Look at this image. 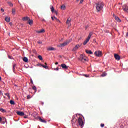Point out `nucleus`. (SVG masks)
<instances>
[{
    "label": "nucleus",
    "mask_w": 128,
    "mask_h": 128,
    "mask_svg": "<svg viewBox=\"0 0 128 128\" xmlns=\"http://www.w3.org/2000/svg\"><path fill=\"white\" fill-rule=\"evenodd\" d=\"M106 76V74L104 73L102 74V76Z\"/></svg>",
    "instance_id": "obj_37"
},
{
    "label": "nucleus",
    "mask_w": 128,
    "mask_h": 128,
    "mask_svg": "<svg viewBox=\"0 0 128 128\" xmlns=\"http://www.w3.org/2000/svg\"><path fill=\"white\" fill-rule=\"evenodd\" d=\"M42 22H44V19H43V20H42Z\"/></svg>",
    "instance_id": "obj_57"
},
{
    "label": "nucleus",
    "mask_w": 128,
    "mask_h": 128,
    "mask_svg": "<svg viewBox=\"0 0 128 128\" xmlns=\"http://www.w3.org/2000/svg\"><path fill=\"white\" fill-rule=\"evenodd\" d=\"M0 80H2V77L0 76Z\"/></svg>",
    "instance_id": "obj_56"
},
{
    "label": "nucleus",
    "mask_w": 128,
    "mask_h": 128,
    "mask_svg": "<svg viewBox=\"0 0 128 128\" xmlns=\"http://www.w3.org/2000/svg\"><path fill=\"white\" fill-rule=\"evenodd\" d=\"M126 123L128 124V118L126 120Z\"/></svg>",
    "instance_id": "obj_44"
},
{
    "label": "nucleus",
    "mask_w": 128,
    "mask_h": 128,
    "mask_svg": "<svg viewBox=\"0 0 128 128\" xmlns=\"http://www.w3.org/2000/svg\"><path fill=\"white\" fill-rule=\"evenodd\" d=\"M24 62H28V58L26 57H24L22 58Z\"/></svg>",
    "instance_id": "obj_18"
},
{
    "label": "nucleus",
    "mask_w": 128,
    "mask_h": 128,
    "mask_svg": "<svg viewBox=\"0 0 128 128\" xmlns=\"http://www.w3.org/2000/svg\"><path fill=\"white\" fill-rule=\"evenodd\" d=\"M50 10H51V12H54V6H50Z\"/></svg>",
    "instance_id": "obj_27"
},
{
    "label": "nucleus",
    "mask_w": 128,
    "mask_h": 128,
    "mask_svg": "<svg viewBox=\"0 0 128 128\" xmlns=\"http://www.w3.org/2000/svg\"><path fill=\"white\" fill-rule=\"evenodd\" d=\"M120 126H121V128H124V126H122V125Z\"/></svg>",
    "instance_id": "obj_54"
},
{
    "label": "nucleus",
    "mask_w": 128,
    "mask_h": 128,
    "mask_svg": "<svg viewBox=\"0 0 128 128\" xmlns=\"http://www.w3.org/2000/svg\"><path fill=\"white\" fill-rule=\"evenodd\" d=\"M77 0V2H78V0Z\"/></svg>",
    "instance_id": "obj_59"
},
{
    "label": "nucleus",
    "mask_w": 128,
    "mask_h": 128,
    "mask_svg": "<svg viewBox=\"0 0 128 128\" xmlns=\"http://www.w3.org/2000/svg\"><path fill=\"white\" fill-rule=\"evenodd\" d=\"M51 18H52V20H54V17H51Z\"/></svg>",
    "instance_id": "obj_51"
},
{
    "label": "nucleus",
    "mask_w": 128,
    "mask_h": 128,
    "mask_svg": "<svg viewBox=\"0 0 128 128\" xmlns=\"http://www.w3.org/2000/svg\"><path fill=\"white\" fill-rule=\"evenodd\" d=\"M48 50H56V48L52 47H50L48 48Z\"/></svg>",
    "instance_id": "obj_22"
},
{
    "label": "nucleus",
    "mask_w": 128,
    "mask_h": 128,
    "mask_svg": "<svg viewBox=\"0 0 128 128\" xmlns=\"http://www.w3.org/2000/svg\"><path fill=\"white\" fill-rule=\"evenodd\" d=\"M114 58L116 60H120V56L118 54H114Z\"/></svg>",
    "instance_id": "obj_8"
},
{
    "label": "nucleus",
    "mask_w": 128,
    "mask_h": 128,
    "mask_svg": "<svg viewBox=\"0 0 128 128\" xmlns=\"http://www.w3.org/2000/svg\"><path fill=\"white\" fill-rule=\"evenodd\" d=\"M10 24H11V26H12V23H10Z\"/></svg>",
    "instance_id": "obj_58"
},
{
    "label": "nucleus",
    "mask_w": 128,
    "mask_h": 128,
    "mask_svg": "<svg viewBox=\"0 0 128 128\" xmlns=\"http://www.w3.org/2000/svg\"><path fill=\"white\" fill-rule=\"evenodd\" d=\"M1 94H2V90H0V96H1Z\"/></svg>",
    "instance_id": "obj_48"
},
{
    "label": "nucleus",
    "mask_w": 128,
    "mask_h": 128,
    "mask_svg": "<svg viewBox=\"0 0 128 128\" xmlns=\"http://www.w3.org/2000/svg\"><path fill=\"white\" fill-rule=\"evenodd\" d=\"M80 48V44H76V46L73 48L72 52H76V50H78V49Z\"/></svg>",
    "instance_id": "obj_7"
},
{
    "label": "nucleus",
    "mask_w": 128,
    "mask_h": 128,
    "mask_svg": "<svg viewBox=\"0 0 128 128\" xmlns=\"http://www.w3.org/2000/svg\"><path fill=\"white\" fill-rule=\"evenodd\" d=\"M8 4H9V6H13L14 4H12V3L11 2H8Z\"/></svg>",
    "instance_id": "obj_29"
},
{
    "label": "nucleus",
    "mask_w": 128,
    "mask_h": 128,
    "mask_svg": "<svg viewBox=\"0 0 128 128\" xmlns=\"http://www.w3.org/2000/svg\"><path fill=\"white\" fill-rule=\"evenodd\" d=\"M10 58V57L9 56Z\"/></svg>",
    "instance_id": "obj_60"
},
{
    "label": "nucleus",
    "mask_w": 128,
    "mask_h": 128,
    "mask_svg": "<svg viewBox=\"0 0 128 128\" xmlns=\"http://www.w3.org/2000/svg\"><path fill=\"white\" fill-rule=\"evenodd\" d=\"M10 58V57L9 56Z\"/></svg>",
    "instance_id": "obj_61"
},
{
    "label": "nucleus",
    "mask_w": 128,
    "mask_h": 128,
    "mask_svg": "<svg viewBox=\"0 0 128 128\" xmlns=\"http://www.w3.org/2000/svg\"><path fill=\"white\" fill-rule=\"evenodd\" d=\"M10 104H14V102L12 100H10Z\"/></svg>",
    "instance_id": "obj_33"
},
{
    "label": "nucleus",
    "mask_w": 128,
    "mask_h": 128,
    "mask_svg": "<svg viewBox=\"0 0 128 128\" xmlns=\"http://www.w3.org/2000/svg\"><path fill=\"white\" fill-rule=\"evenodd\" d=\"M16 64H13V72L16 70Z\"/></svg>",
    "instance_id": "obj_26"
},
{
    "label": "nucleus",
    "mask_w": 128,
    "mask_h": 128,
    "mask_svg": "<svg viewBox=\"0 0 128 128\" xmlns=\"http://www.w3.org/2000/svg\"><path fill=\"white\" fill-rule=\"evenodd\" d=\"M114 18L116 20V22H122V20H120V18H118V16H114Z\"/></svg>",
    "instance_id": "obj_14"
},
{
    "label": "nucleus",
    "mask_w": 128,
    "mask_h": 128,
    "mask_svg": "<svg viewBox=\"0 0 128 128\" xmlns=\"http://www.w3.org/2000/svg\"><path fill=\"white\" fill-rule=\"evenodd\" d=\"M16 114L18 116H24V113L22 112L18 111L16 112Z\"/></svg>",
    "instance_id": "obj_11"
},
{
    "label": "nucleus",
    "mask_w": 128,
    "mask_h": 128,
    "mask_svg": "<svg viewBox=\"0 0 128 128\" xmlns=\"http://www.w3.org/2000/svg\"><path fill=\"white\" fill-rule=\"evenodd\" d=\"M28 118L26 116H24V118Z\"/></svg>",
    "instance_id": "obj_53"
},
{
    "label": "nucleus",
    "mask_w": 128,
    "mask_h": 128,
    "mask_svg": "<svg viewBox=\"0 0 128 128\" xmlns=\"http://www.w3.org/2000/svg\"><path fill=\"white\" fill-rule=\"evenodd\" d=\"M123 10L124 12H128V6L126 4L123 6Z\"/></svg>",
    "instance_id": "obj_9"
},
{
    "label": "nucleus",
    "mask_w": 128,
    "mask_h": 128,
    "mask_svg": "<svg viewBox=\"0 0 128 128\" xmlns=\"http://www.w3.org/2000/svg\"><path fill=\"white\" fill-rule=\"evenodd\" d=\"M84 76L86 78H88V76H90L88 74H84Z\"/></svg>",
    "instance_id": "obj_39"
},
{
    "label": "nucleus",
    "mask_w": 128,
    "mask_h": 128,
    "mask_svg": "<svg viewBox=\"0 0 128 128\" xmlns=\"http://www.w3.org/2000/svg\"><path fill=\"white\" fill-rule=\"evenodd\" d=\"M2 122V118L0 117V122Z\"/></svg>",
    "instance_id": "obj_41"
},
{
    "label": "nucleus",
    "mask_w": 128,
    "mask_h": 128,
    "mask_svg": "<svg viewBox=\"0 0 128 128\" xmlns=\"http://www.w3.org/2000/svg\"><path fill=\"white\" fill-rule=\"evenodd\" d=\"M76 119L74 120V117H72V122H76Z\"/></svg>",
    "instance_id": "obj_32"
},
{
    "label": "nucleus",
    "mask_w": 128,
    "mask_h": 128,
    "mask_svg": "<svg viewBox=\"0 0 128 128\" xmlns=\"http://www.w3.org/2000/svg\"><path fill=\"white\" fill-rule=\"evenodd\" d=\"M45 30L44 29H42L40 30H36V32L37 34H42L44 32Z\"/></svg>",
    "instance_id": "obj_13"
},
{
    "label": "nucleus",
    "mask_w": 128,
    "mask_h": 128,
    "mask_svg": "<svg viewBox=\"0 0 128 128\" xmlns=\"http://www.w3.org/2000/svg\"><path fill=\"white\" fill-rule=\"evenodd\" d=\"M30 82L31 84H34V82H32V80L30 79Z\"/></svg>",
    "instance_id": "obj_47"
},
{
    "label": "nucleus",
    "mask_w": 128,
    "mask_h": 128,
    "mask_svg": "<svg viewBox=\"0 0 128 128\" xmlns=\"http://www.w3.org/2000/svg\"><path fill=\"white\" fill-rule=\"evenodd\" d=\"M40 66H42V68H46V70H48V67L47 66L42 65V64H40Z\"/></svg>",
    "instance_id": "obj_21"
},
{
    "label": "nucleus",
    "mask_w": 128,
    "mask_h": 128,
    "mask_svg": "<svg viewBox=\"0 0 128 128\" xmlns=\"http://www.w3.org/2000/svg\"><path fill=\"white\" fill-rule=\"evenodd\" d=\"M86 52L88 54H92V52L90 50H86Z\"/></svg>",
    "instance_id": "obj_16"
},
{
    "label": "nucleus",
    "mask_w": 128,
    "mask_h": 128,
    "mask_svg": "<svg viewBox=\"0 0 128 128\" xmlns=\"http://www.w3.org/2000/svg\"><path fill=\"white\" fill-rule=\"evenodd\" d=\"M0 112H6V110L2 108H0Z\"/></svg>",
    "instance_id": "obj_25"
},
{
    "label": "nucleus",
    "mask_w": 128,
    "mask_h": 128,
    "mask_svg": "<svg viewBox=\"0 0 128 128\" xmlns=\"http://www.w3.org/2000/svg\"><path fill=\"white\" fill-rule=\"evenodd\" d=\"M70 42H72V39L66 40L64 43L60 44V45H59V46L60 48H62V46H68V44H70Z\"/></svg>",
    "instance_id": "obj_3"
},
{
    "label": "nucleus",
    "mask_w": 128,
    "mask_h": 128,
    "mask_svg": "<svg viewBox=\"0 0 128 128\" xmlns=\"http://www.w3.org/2000/svg\"><path fill=\"white\" fill-rule=\"evenodd\" d=\"M78 124L82 128H84V120H82V118H78Z\"/></svg>",
    "instance_id": "obj_5"
},
{
    "label": "nucleus",
    "mask_w": 128,
    "mask_h": 128,
    "mask_svg": "<svg viewBox=\"0 0 128 128\" xmlns=\"http://www.w3.org/2000/svg\"><path fill=\"white\" fill-rule=\"evenodd\" d=\"M55 64H58V62H55Z\"/></svg>",
    "instance_id": "obj_49"
},
{
    "label": "nucleus",
    "mask_w": 128,
    "mask_h": 128,
    "mask_svg": "<svg viewBox=\"0 0 128 128\" xmlns=\"http://www.w3.org/2000/svg\"><path fill=\"white\" fill-rule=\"evenodd\" d=\"M93 42H96V39L93 40Z\"/></svg>",
    "instance_id": "obj_43"
},
{
    "label": "nucleus",
    "mask_w": 128,
    "mask_h": 128,
    "mask_svg": "<svg viewBox=\"0 0 128 128\" xmlns=\"http://www.w3.org/2000/svg\"><path fill=\"white\" fill-rule=\"evenodd\" d=\"M61 10H66V6L64 5H62L61 6Z\"/></svg>",
    "instance_id": "obj_31"
},
{
    "label": "nucleus",
    "mask_w": 128,
    "mask_h": 128,
    "mask_svg": "<svg viewBox=\"0 0 128 128\" xmlns=\"http://www.w3.org/2000/svg\"><path fill=\"white\" fill-rule=\"evenodd\" d=\"M79 60L82 62H88V58H86V56H84L83 54L80 55Z\"/></svg>",
    "instance_id": "obj_4"
},
{
    "label": "nucleus",
    "mask_w": 128,
    "mask_h": 128,
    "mask_svg": "<svg viewBox=\"0 0 128 128\" xmlns=\"http://www.w3.org/2000/svg\"><path fill=\"white\" fill-rule=\"evenodd\" d=\"M30 95H28L27 96V100H30Z\"/></svg>",
    "instance_id": "obj_34"
},
{
    "label": "nucleus",
    "mask_w": 128,
    "mask_h": 128,
    "mask_svg": "<svg viewBox=\"0 0 128 128\" xmlns=\"http://www.w3.org/2000/svg\"><path fill=\"white\" fill-rule=\"evenodd\" d=\"M54 18L56 19L57 22H60V20L58 19V18H56V16H54Z\"/></svg>",
    "instance_id": "obj_36"
},
{
    "label": "nucleus",
    "mask_w": 128,
    "mask_h": 128,
    "mask_svg": "<svg viewBox=\"0 0 128 128\" xmlns=\"http://www.w3.org/2000/svg\"><path fill=\"white\" fill-rule=\"evenodd\" d=\"M83 2H84V0H80V4H82Z\"/></svg>",
    "instance_id": "obj_46"
},
{
    "label": "nucleus",
    "mask_w": 128,
    "mask_h": 128,
    "mask_svg": "<svg viewBox=\"0 0 128 128\" xmlns=\"http://www.w3.org/2000/svg\"><path fill=\"white\" fill-rule=\"evenodd\" d=\"M30 20V18L28 16L24 17L23 18H22V20H23L24 22H26V20Z\"/></svg>",
    "instance_id": "obj_15"
},
{
    "label": "nucleus",
    "mask_w": 128,
    "mask_h": 128,
    "mask_svg": "<svg viewBox=\"0 0 128 128\" xmlns=\"http://www.w3.org/2000/svg\"><path fill=\"white\" fill-rule=\"evenodd\" d=\"M12 14L14 16L16 14V9L14 8L12 9Z\"/></svg>",
    "instance_id": "obj_24"
},
{
    "label": "nucleus",
    "mask_w": 128,
    "mask_h": 128,
    "mask_svg": "<svg viewBox=\"0 0 128 128\" xmlns=\"http://www.w3.org/2000/svg\"><path fill=\"white\" fill-rule=\"evenodd\" d=\"M5 20L6 22H10V17H6L5 18Z\"/></svg>",
    "instance_id": "obj_17"
},
{
    "label": "nucleus",
    "mask_w": 128,
    "mask_h": 128,
    "mask_svg": "<svg viewBox=\"0 0 128 128\" xmlns=\"http://www.w3.org/2000/svg\"><path fill=\"white\" fill-rule=\"evenodd\" d=\"M38 58H39L40 60H42V56L40 55L38 56Z\"/></svg>",
    "instance_id": "obj_30"
},
{
    "label": "nucleus",
    "mask_w": 128,
    "mask_h": 128,
    "mask_svg": "<svg viewBox=\"0 0 128 128\" xmlns=\"http://www.w3.org/2000/svg\"><path fill=\"white\" fill-rule=\"evenodd\" d=\"M100 126H101V128H104V124H100Z\"/></svg>",
    "instance_id": "obj_35"
},
{
    "label": "nucleus",
    "mask_w": 128,
    "mask_h": 128,
    "mask_svg": "<svg viewBox=\"0 0 128 128\" xmlns=\"http://www.w3.org/2000/svg\"><path fill=\"white\" fill-rule=\"evenodd\" d=\"M66 24H68L70 26V18H68L67 20H66Z\"/></svg>",
    "instance_id": "obj_20"
},
{
    "label": "nucleus",
    "mask_w": 128,
    "mask_h": 128,
    "mask_svg": "<svg viewBox=\"0 0 128 128\" xmlns=\"http://www.w3.org/2000/svg\"><path fill=\"white\" fill-rule=\"evenodd\" d=\"M104 8V2H98L96 4V10L97 12H100Z\"/></svg>",
    "instance_id": "obj_1"
},
{
    "label": "nucleus",
    "mask_w": 128,
    "mask_h": 128,
    "mask_svg": "<svg viewBox=\"0 0 128 128\" xmlns=\"http://www.w3.org/2000/svg\"><path fill=\"white\" fill-rule=\"evenodd\" d=\"M28 24L32 26V24L34 21H32V20H30V19L29 18V20H28Z\"/></svg>",
    "instance_id": "obj_19"
},
{
    "label": "nucleus",
    "mask_w": 128,
    "mask_h": 128,
    "mask_svg": "<svg viewBox=\"0 0 128 128\" xmlns=\"http://www.w3.org/2000/svg\"><path fill=\"white\" fill-rule=\"evenodd\" d=\"M92 32H90L88 37L86 38V39L84 41L83 44L84 46H86V44H88V42L90 41V38H92Z\"/></svg>",
    "instance_id": "obj_2"
},
{
    "label": "nucleus",
    "mask_w": 128,
    "mask_h": 128,
    "mask_svg": "<svg viewBox=\"0 0 128 128\" xmlns=\"http://www.w3.org/2000/svg\"><path fill=\"white\" fill-rule=\"evenodd\" d=\"M5 96H10V94L8 93L5 94Z\"/></svg>",
    "instance_id": "obj_38"
},
{
    "label": "nucleus",
    "mask_w": 128,
    "mask_h": 128,
    "mask_svg": "<svg viewBox=\"0 0 128 128\" xmlns=\"http://www.w3.org/2000/svg\"><path fill=\"white\" fill-rule=\"evenodd\" d=\"M1 12H4V10L3 8H1Z\"/></svg>",
    "instance_id": "obj_45"
},
{
    "label": "nucleus",
    "mask_w": 128,
    "mask_h": 128,
    "mask_svg": "<svg viewBox=\"0 0 128 128\" xmlns=\"http://www.w3.org/2000/svg\"><path fill=\"white\" fill-rule=\"evenodd\" d=\"M94 54L96 56H102V52L101 51H96L94 52Z\"/></svg>",
    "instance_id": "obj_6"
},
{
    "label": "nucleus",
    "mask_w": 128,
    "mask_h": 128,
    "mask_svg": "<svg viewBox=\"0 0 128 128\" xmlns=\"http://www.w3.org/2000/svg\"><path fill=\"white\" fill-rule=\"evenodd\" d=\"M55 14H58V12H56V11H55Z\"/></svg>",
    "instance_id": "obj_50"
},
{
    "label": "nucleus",
    "mask_w": 128,
    "mask_h": 128,
    "mask_svg": "<svg viewBox=\"0 0 128 128\" xmlns=\"http://www.w3.org/2000/svg\"><path fill=\"white\" fill-rule=\"evenodd\" d=\"M60 66H62V68H64V70H68V66H66V64H62L60 65Z\"/></svg>",
    "instance_id": "obj_12"
},
{
    "label": "nucleus",
    "mask_w": 128,
    "mask_h": 128,
    "mask_svg": "<svg viewBox=\"0 0 128 128\" xmlns=\"http://www.w3.org/2000/svg\"><path fill=\"white\" fill-rule=\"evenodd\" d=\"M38 44H42V42H40V41H38Z\"/></svg>",
    "instance_id": "obj_40"
},
{
    "label": "nucleus",
    "mask_w": 128,
    "mask_h": 128,
    "mask_svg": "<svg viewBox=\"0 0 128 128\" xmlns=\"http://www.w3.org/2000/svg\"><path fill=\"white\" fill-rule=\"evenodd\" d=\"M2 122H0L1 124H6V118H3L2 119Z\"/></svg>",
    "instance_id": "obj_23"
},
{
    "label": "nucleus",
    "mask_w": 128,
    "mask_h": 128,
    "mask_svg": "<svg viewBox=\"0 0 128 128\" xmlns=\"http://www.w3.org/2000/svg\"><path fill=\"white\" fill-rule=\"evenodd\" d=\"M38 120L39 122H44V124H46V120L42 119L40 117H38Z\"/></svg>",
    "instance_id": "obj_10"
},
{
    "label": "nucleus",
    "mask_w": 128,
    "mask_h": 128,
    "mask_svg": "<svg viewBox=\"0 0 128 128\" xmlns=\"http://www.w3.org/2000/svg\"><path fill=\"white\" fill-rule=\"evenodd\" d=\"M32 88L34 90V92H36V86H33Z\"/></svg>",
    "instance_id": "obj_28"
},
{
    "label": "nucleus",
    "mask_w": 128,
    "mask_h": 128,
    "mask_svg": "<svg viewBox=\"0 0 128 128\" xmlns=\"http://www.w3.org/2000/svg\"><path fill=\"white\" fill-rule=\"evenodd\" d=\"M54 70H58V68H54Z\"/></svg>",
    "instance_id": "obj_42"
},
{
    "label": "nucleus",
    "mask_w": 128,
    "mask_h": 128,
    "mask_svg": "<svg viewBox=\"0 0 128 128\" xmlns=\"http://www.w3.org/2000/svg\"><path fill=\"white\" fill-rule=\"evenodd\" d=\"M126 36H128V32H126Z\"/></svg>",
    "instance_id": "obj_52"
},
{
    "label": "nucleus",
    "mask_w": 128,
    "mask_h": 128,
    "mask_svg": "<svg viewBox=\"0 0 128 128\" xmlns=\"http://www.w3.org/2000/svg\"><path fill=\"white\" fill-rule=\"evenodd\" d=\"M44 64H46V66H47V64H46V62H45Z\"/></svg>",
    "instance_id": "obj_55"
}]
</instances>
